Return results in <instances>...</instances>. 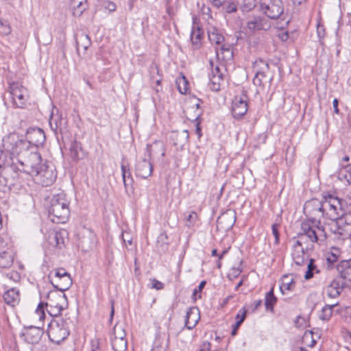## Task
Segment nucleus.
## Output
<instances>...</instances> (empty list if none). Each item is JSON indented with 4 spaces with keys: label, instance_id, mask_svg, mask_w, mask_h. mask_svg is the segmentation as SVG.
Here are the masks:
<instances>
[{
    "label": "nucleus",
    "instance_id": "1",
    "mask_svg": "<svg viewBox=\"0 0 351 351\" xmlns=\"http://www.w3.org/2000/svg\"><path fill=\"white\" fill-rule=\"evenodd\" d=\"M47 302H40L35 311V314L40 321L45 318V308H47L48 313L53 317H56L67 306V298L64 293L57 291H49L47 296Z\"/></svg>",
    "mask_w": 351,
    "mask_h": 351
},
{
    "label": "nucleus",
    "instance_id": "2",
    "mask_svg": "<svg viewBox=\"0 0 351 351\" xmlns=\"http://www.w3.org/2000/svg\"><path fill=\"white\" fill-rule=\"evenodd\" d=\"M69 202L63 192L54 195L49 208V217L55 223H65L70 215Z\"/></svg>",
    "mask_w": 351,
    "mask_h": 351
},
{
    "label": "nucleus",
    "instance_id": "3",
    "mask_svg": "<svg viewBox=\"0 0 351 351\" xmlns=\"http://www.w3.org/2000/svg\"><path fill=\"white\" fill-rule=\"evenodd\" d=\"M322 205L324 217L337 221L341 213L344 210L348 204L345 199L339 198L334 194L324 193L322 194Z\"/></svg>",
    "mask_w": 351,
    "mask_h": 351
},
{
    "label": "nucleus",
    "instance_id": "4",
    "mask_svg": "<svg viewBox=\"0 0 351 351\" xmlns=\"http://www.w3.org/2000/svg\"><path fill=\"white\" fill-rule=\"evenodd\" d=\"M47 332L51 342L60 343L69 335V320L60 316L53 317L48 324Z\"/></svg>",
    "mask_w": 351,
    "mask_h": 351
},
{
    "label": "nucleus",
    "instance_id": "5",
    "mask_svg": "<svg viewBox=\"0 0 351 351\" xmlns=\"http://www.w3.org/2000/svg\"><path fill=\"white\" fill-rule=\"evenodd\" d=\"M298 237L303 239L308 238L312 243L324 242L326 240L328 235L325 228L319 223L315 222L309 223V221L301 223V230L298 234Z\"/></svg>",
    "mask_w": 351,
    "mask_h": 351
},
{
    "label": "nucleus",
    "instance_id": "6",
    "mask_svg": "<svg viewBox=\"0 0 351 351\" xmlns=\"http://www.w3.org/2000/svg\"><path fill=\"white\" fill-rule=\"evenodd\" d=\"M9 93L14 108L26 107L29 97L27 88L19 82H12L9 86Z\"/></svg>",
    "mask_w": 351,
    "mask_h": 351
},
{
    "label": "nucleus",
    "instance_id": "7",
    "mask_svg": "<svg viewBox=\"0 0 351 351\" xmlns=\"http://www.w3.org/2000/svg\"><path fill=\"white\" fill-rule=\"evenodd\" d=\"M322 208V199L313 198L306 202L304 206V213L307 218L306 221H309V223H319L324 218Z\"/></svg>",
    "mask_w": 351,
    "mask_h": 351
},
{
    "label": "nucleus",
    "instance_id": "8",
    "mask_svg": "<svg viewBox=\"0 0 351 351\" xmlns=\"http://www.w3.org/2000/svg\"><path fill=\"white\" fill-rule=\"evenodd\" d=\"M3 147L5 152L10 153L13 156H17L21 154H25L29 148L27 141L14 136H8L3 138Z\"/></svg>",
    "mask_w": 351,
    "mask_h": 351
},
{
    "label": "nucleus",
    "instance_id": "9",
    "mask_svg": "<svg viewBox=\"0 0 351 351\" xmlns=\"http://www.w3.org/2000/svg\"><path fill=\"white\" fill-rule=\"evenodd\" d=\"M261 12L271 19H279L284 12V5L281 0H259Z\"/></svg>",
    "mask_w": 351,
    "mask_h": 351
},
{
    "label": "nucleus",
    "instance_id": "10",
    "mask_svg": "<svg viewBox=\"0 0 351 351\" xmlns=\"http://www.w3.org/2000/svg\"><path fill=\"white\" fill-rule=\"evenodd\" d=\"M34 177L43 186H49L56 181L57 173L53 165L51 162H45Z\"/></svg>",
    "mask_w": 351,
    "mask_h": 351
},
{
    "label": "nucleus",
    "instance_id": "11",
    "mask_svg": "<svg viewBox=\"0 0 351 351\" xmlns=\"http://www.w3.org/2000/svg\"><path fill=\"white\" fill-rule=\"evenodd\" d=\"M21 168L19 169L21 171L25 173L29 174L34 176L36 173H38V170L41 168L42 158L40 154L38 152H32L28 156V158L25 161H21Z\"/></svg>",
    "mask_w": 351,
    "mask_h": 351
},
{
    "label": "nucleus",
    "instance_id": "12",
    "mask_svg": "<svg viewBox=\"0 0 351 351\" xmlns=\"http://www.w3.org/2000/svg\"><path fill=\"white\" fill-rule=\"evenodd\" d=\"M247 95L245 90H243L241 95H236L232 102V114L234 119H239L247 112Z\"/></svg>",
    "mask_w": 351,
    "mask_h": 351
},
{
    "label": "nucleus",
    "instance_id": "13",
    "mask_svg": "<svg viewBox=\"0 0 351 351\" xmlns=\"http://www.w3.org/2000/svg\"><path fill=\"white\" fill-rule=\"evenodd\" d=\"M271 27V23L265 17L261 16H253L248 19L246 23V29L250 33L258 31H267Z\"/></svg>",
    "mask_w": 351,
    "mask_h": 351
},
{
    "label": "nucleus",
    "instance_id": "14",
    "mask_svg": "<svg viewBox=\"0 0 351 351\" xmlns=\"http://www.w3.org/2000/svg\"><path fill=\"white\" fill-rule=\"evenodd\" d=\"M25 140L28 142L29 147L33 145L38 147L43 145L45 141V134L40 128H29L27 130Z\"/></svg>",
    "mask_w": 351,
    "mask_h": 351
},
{
    "label": "nucleus",
    "instance_id": "15",
    "mask_svg": "<svg viewBox=\"0 0 351 351\" xmlns=\"http://www.w3.org/2000/svg\"><path fill=\"white\" fill-rule=\"evenodd\" d=\"M269 64L265 60L259 59L254 63V69L256 71L253 83L256 86H264V82L267 79L266 72L269 70Z\"/></svg>",
    "mask_w": 351,
    "mask_h": 351
},
{
    "label": "nucleus",
    "instance_id": "16",
    "mask_svg": "<svg viewBox=\"0 0 351 351\" xmlns=\"http://www.w3.org/2000/svg\"><path fill=\"white\" fill-rule=\"evenodd\" d=\"M210 64L211 66V72L209 74L210 88L213 91L217 92L220 90L223 82V75L217 65L214 66L213 61H210Z\"/></svg>",
    "mask_w": 351,
    "mask_h": 351
},
{
    "label": "nucleus",
    "instance_id": "17",
    "mask_svg": "<svg viewBox=\"0 0 351 351\" xmlns=\"http://www.w3.org/2000/svg\"><path fill=\"white\" fill-rule=\"evenodd\" d=\"M347 285V283L342 280L341 278L336 277L326 287V294L328 297L330 298L339 297Z\"/></svg>",
    "mask_w": 351,
    "mask_h": 351
},
{
    "label": "nucleus",
    "instance_id": "18",
    "mask_svg": "<svg viewBox=\"0 0 351 351\" xmlns=\"http://www.w3.org/2000/svg\"><path fill=\"white\" fill-rule=\"evenodd\" d=\"M153 172V165L149 159L143 158L137 162L135 167V173L137 177L146 179Z\"/></svg>",
    "mask_w": 351,
    "mask_h": 351
},
{
    "label": "nucleus",
    "instance_id": "19",
    "mask_svg": "<svg viewBox=\"0 0 351 351\" xmlns=\"http://www.w3.org/2000/svg\"><path fill=\"white\" fill-rule=\"evenodd\" d=\"M236 221V213L227 211L219 216L217 220V227L228 230L232 228Z\"/></svg>",
    "mask_w": 351,
    "mask_h": 351
},
{
    "label": "nucleus",
    "instance_id": "20",
    "mask_svg": "<svg viewBox=\"0 0 351 351\" xmlns=\"http://www.w3.org/2000/svg\"><path fill=\"white\" fill-rule=\"evenodd\" d=\"M199 319L200 313L199 308L196 306H192L186 312L184 326L189 330H192L197 325Z\"/></svg>",
    "mask_w": 351,
    "mask_h": 351
},
{
    "label": "nucleus",
    "instance_id": "21",
    "mask_svg": "<svg viewBox=\"0 0 351 351\" xmlns=\"http://www.w3.org/2000/svg\"><path fill=\"white\" fill-rule=\"evenodd\" d=\"M304 239L298 238L293 245L292 258L294 263L298 265H302L305 261L304 249L302 247Z\"/></svg>",
    "mask_w": 351,
    "mask_h": 351
},
{
    "label": "nucleus",
    "instance_id": "22",
    "mask_svg": "<svg viewBox=\"0 0 351 351\" xmlns=\"http://www.w3.org/2000/svg\"><path fill=\"white\" fill-rule=\"evenodd\" d=\"M189 134L188 130H184L180 132H172L170 135V139L177 149H182L184 146L188 142Z\"/></svg>",
    "mask_w": 351,
    "mask_h": 351
},
{
    "label": "nucleus",
    "instance_id": "23",
    "mask_svg": "<svg viewBox=\"0 0 351 351\" xmlns=\"http://www.w3.org/2000/svg\"><path fill=\"white\" fill-rule=\"evenodd\" d=\"M337 270L339 274V278L346 283L351 282V259L343 260L338 263Z\"/></svg>",
    "mask_w": 351,
    "mask_h": 351
},
{
    "label": "nucleus",
    "instance_id": "24",
    "mask_svg": "<svg viewBox=\"0 0 351 351\" xmlns=\"http://www.w3.org/2000/svg\"><path fill=\"white\" fill-rule=\"evenodd\" d=\"M66 121L65 119H63L60 114H52L50 117L49 124L51 130L58 134V133H62L63 130L65 128L64 125Z\"/></svg>",
    "mask_w": 351,
    "mask_h": 351
},
{
    "label": "nucleus",
    "instance_id": "25",
    "mask_svg": "<svg viewBox=\"0 0 351 351\" xmlns=\"http://www.w3.org/2000/svg\"><path fill=\"white\" fill-rule=\"evenodd\" d=\"M51 283L55 288V291L64 293L65 291L68 290L71 287L73 284V280L71 275L67 276H64V277L59 279H53V281Z\"/></svg>",
    "mask_w": 351,
    "mask_h": 351
},
{
    "label": "nucleus",
    "instance_id": "26",
    "mask_svg": "<svg viewBox=\"0 0 351 351\" xmlns=\"http://www.w3.org/2000/svg\"><path fill=\"white\" fill-rule=\"evenodd\" d=\"M203 34V29L193 25L191 32V40L193 50L199 49L201 47Z\"/></svg>",
    "mask_w": 351,
    "mask_h": 351
},
{
    "label": "nucleus",
    "instance_id": "27",
    "mask_svg": "<svg viewBox=\"0 0 351 351\" xmlns=\"http://www.w3.org/2000/svg\"><path fill=\"white\" fill-rule=\"evenodd\" d=\"M70 7L75 16H80L87 9V0H69Z\"/></svg>",
    "mask_w": 351,
    "mask_h": 351
},
{
    "label": "nucleus",
    "instance_id": "28",
    "mask_svg": "<svg viewBox=\"0 0 351 351\" xmlns=\"http://www.w3.org/2000/svg\"><path fill=\"white\" fill-rule=\"evenodd\" d=\"M3 299L6 304L14 306L20 300L19 291L16 288H12L3 294Z\"/></svg>",
    "mask_w": 351,
    "mask_h": 351
},
{
    "label": "nucleus",
    "instance_id": "29",
    "mask_svg": "<svg viewBox=\"0 0 351 351\" xmlns=\"http://www.w3.org/2000/svg\"><path fill=\"white\" fill-rule=\"evenodd\" d=\"M66 235L67 232L65 230L56 232L49 237V242L51 245H53L56 247L61 249L64 245V239Z\"/></svg>",
    "mask_w": 351,
    "mask_h": 351
},
{
    "label": "nucleus",
    "instance_id": "30",
    "mask_svg": "<svg viewBox=\"0 0 351 351\" xmlns=\"http://www.w3.org/2000/svg\"><path fill=\"white\" fill-rule=\"evenodd\" d=\"M341 168L337 172V177L339 180L346 182L351 185V164L343 165L340 164Z\"/></svg>",
    "mask_w": 351,
    "mask_h": 351
},
{
    "label": "nucleus",
    "instance_id": "31",
    "mask_svg": "<svg viewBox=\"0 0 351 351\" xmlns=\"http://www.w3.org/2000/svg\"><path fill=\"white\" fill-rule=\"evenodd\" d=\"M25 339L29 343H36L40 339V332L38 328H30L24 334Z\"/></svg>",
    "mask_w": 351,
    "mask_h": 351
},
{
    "label": "nucleus",
    "instance_id": "32",
    "mask_svg": "<svg viewBox=\"0 0 351 351\" xmlns=\"http://www.w3.org/2000/svg\"><path fill=\"white\" fill-rule=\"evenodd\" d=\"M76 49L78 53H80V47H82L85 53L91 45L90 38L88 34H82L76 38Z\"/></svg>",
    "mask_w": 351,
    "mask_h": 351
},
{
    "label": "nucleus",
    "instance_id": "33",
    "mask_svg": "<svg viewBox=\"0 0 351 351\" xmlns=\"http://www.w3.org/2000/svg\"><path fill=\"white\" fill-rule=\"evenodd\" d=\"M82 151V145L77 141L71 142L69 147V156L73 161L77 162L82 157L80 155V152Z\"/></svg>",
    "mask_w": 351,
    "mask_h": 351
},
{
    "label": "nucleus",
    "instance_id": "34",
    "mask_svg": "<svg viewBox=\"0 0 351 351\" xmlns=\"http://www.w3.org/2000/svg\"><path fill=\"white\" fill-rule=\"evenodd\" d=\"M208 36L212 44L217 45H221L224 41V37L221 34L219 30L215 27H212L208 30Z\"/></svg>",
    "mask_w": 351,
    "mask_h": 351
},
{
    "label": "nucleus",
    "instance_id": "35",
    "mask_svg": "<svg viewBox=\"0 0 351 351\" xmlns=\"http://www.w3.org/2000/svg\"><path fill=\"white\" fill-rule=\"evenodd\" d=\"M295 282L290 275H284L282 278V282L280 286V291L285 294V291H291L293 289Z\"/></svg>",
    "mask_w": 351,
    "mask_h": 351
},
{
    "label": "nucleus",
    "instance_id": "36",
    "mask_svg": "<svg viewBox=\"0 0 351 351\" xmlns=\"http://www.w3.org/2000/svg\"><path fill=\"white\" fill-rule=\"evenodd\" d=\"M277 302V298L274 295V287L266 293L265 298V306L267 311H273L274 306Z\"/></svg>",
    "mask_w": 351,
    "mask_h": 351
},
{
    "label": "nucleus",
    "instance_id": "37",
    "mask_svg": "<svg viewBox=\"0 0 351 351\" xmlns=\"http://www.w3.org/2000/svg\"><path fill=\"white\" fill-rule=\"evenodd\" d=\"M6 173L5 169L0 171V191H5V189H10L11 186L14 184L12 180L5 176Z\"/></svg>",
    "mask_w": 351,
    "mask_h": 351
},
{
    "label": "nucleus",
    "instance_id": "38",
    "mask_svg": "<svg viewBox=\"0 0 351 351\" xmlns=\"http://www.w3.org/2000/svg\"><path fill=\"white\" fill-rule=\"evenodd\" d=\"M69 275L70 274L68 273L64 268L60 267L51 271L48 275V278L49 279L50 282H51L53 281V279H59L64 276H67Z\"/></svg>",
    "mask_w": 351,
    "mask_h": 351
},
{
    "label": "nucleus",
    "instance_id": "39",
    "mask_svg": "<svg viewBox=\"0 0 351 351\" xmlns=\"http://www.w3.org/2000/svg\"><path fill=\"white\" fill-rule=\"evenodd\" d=\"M112 339H126V332L125 327L122 324H116L113 328V334Z\"/></svg>",
    "mask_w": 351,
    "mask_h": 351
},
{
    "label": "nucleus",
    "instance_id": "40",
    "mask_svg": "<svg viewBox=\"0 0 351 351\" xmlns=\"http://www.w3.org/2000/svg\"><path fill=\"white\" fill-rule=\"evenodd\" d=\"M337 305V304H332V305H328V304L325 305L322 308V311L319 315V319L323 321H328L331 318L332 315V308Z\"/></svg>",
    "mask_w": 351,
    "mask_h": 351
},
{
    "label": "nucleus",
    "instance_id": "41",
    "mask_svg": "<svg viewBox=\"0 0 351 351\" xmlns=\"http://www.w3.org/2000/svg\"><path fill=\"white\" fill-rule=\"evenodd\" d=\"M112 348L114 351H125L127 349V339H112Z\"/></svg>",
    "mask_w": 351,
    "mask_h": 351
},
{
    "label": "nucleus",
    "instance_id": "42",
    "mask_svg": "<svg viewBox=\"0 0 351 351\" xmlns=\"http://www.w3.org/2000/svg\"><path fill=\"white\" fill-rule=\"evenodd\" d=\"M13 260L10 254L6 252L0 254V267L8 268L12 266Z\"/></svg>",
    "mask_w": 351,
    "mask_h": 351
},
{
    "label": "nucleus",
    "instance_id": "43",
    "mask_svg": "<svg viewBox=\"0 0 351 351\" xmlns=\"http://www.w3.org/2000/svg\"><path fill=\"white\" fill-rule=\"evenodd\" d=\"M241 265H242V261H241L239 263V265L237 266H233L228 274V278L230 280H233L234 279L238 278L239 276V275L241 274V273L243 271V268L241 267Z\"/></svg>",
    "mask_w": 351,
    "mask_h": 351
},
{
    "label": "nucleus",
    "instance_id": "44",
    "mask_svg": "<svg viewBox=\"0 0 351 351\" xmlns=\"http://www.w3.org/2000/svg\"><path fill=\"white\" fill-rule=\"evenodd\" d=\"M178 89L181 94H185L188 90V82L184 76L176 80Z\"/></svg>",
    "mask_w": 351,
    "mask_h": 351
},
{
    "label": "nucleus",
    "instance_id": "45",
    "mask_svg": "<svg viewBox=\"0 0 351 351\" xmlns=\"http://www.w3.org/2000/svg\"><path fill=\"white\" fill-rule=\"evenodd\" d=\"M12 29L10 23L0 19V34L4 36H8L11 33Z\"/></svg>",
    "mask_w": 351,
    "mask_h": 351
},
{
    "label": "nucleus",
    "instance_id": "46",
    "mask_svg": "<svg viewBox=\"0 0 351 351\" xmlns=\"http://www.w3.org/2000/svg\"><path fill=\"white\" fill-rule=\"evenodd\" d=\"M339 257V249L334 248L333 251L328 253L326 256V261L328 265H332L337 261Z\"/></svg>",
    "mask_w": 351,
    "mask_h": 351
},
{
    "label": "nucleus",
    "instance_id": "47",
    "mask_svg": "<svg viewBox=\"0 0 351 351\" xmlns=\"http://www.w3.org/2000/svg\"><path fill=\"white\" fill-rule=\"evenodd\" d=\"M123 182L126 191H128L130 189H132V184H133V178L131 176V173L130 171V169H128V173L126 174L125 177H123Z\"/></svg>",
    "mask_w": 351,
    "mask_h": 351
},
{
    "label": "nucleus",
    "instance_id": "48",
    "mask_svg": "<svg viewBox=\"0 0 351 351\" xmlns=\"http://www.w3.org/2000/svg\"><path fill=\"white\" fill-rule=\"evenodd\" d=\"M153 145H155V146H157L158 147V148L160 149L161 151V155L163 156H165V146L163 145L162 143L161 142H154V144L152 145H147V152L148 153V157L149 158H151V156H152V146Z\"/></svg>",
    "mask_w": 351,
    "mask_h": 351
},
{
    "label": "nucleus",
    "instance_id": "49",
    "mask_svg": "<svg viewBox=\"0 0 351 351\" xmlns=\"http://www.w3.org/2000/svg\"><path fill=\"white\" fill-rule=\"evenodd\" d=\"M90 351H103L101 348V343L98 338H94L90 341Z\"/></svg>",
    "mask_w": 351,
    "mask_h": 351
},
{
    "label": "nucleus",
    "instance_id": "50",
    "mask_svg": "<svg viewBox=\"0 0 351 351\" xmlns=\"http://www.w3.org/2000/svg\"><path fill=\"white\" fill-rule=\"evenodd\" d=\"M279 224L278 223H274L271 226V230H272V234L275 238L274 244L278 245L279 243V239H280V233L278 230Z\"/></svg>",
    "mask_w": 351,
    "mask_h": 351
},
{
    "label": "nucleus",
    "instance_id": "51",
    "mask_svg": "<svg viewBox=\"0 0 351 351\" xmlns=\"http://www.w3.org/2000/svg\"><path fill=\"white\" fill-rule=\"evenodd\" d=\"M197 219V215L195 212H191L186 217V226H191L194 224Z\"/></svg>",
    "mask_w": 351,
    "mask_h": 351
},
{
    "label": "nucleus",
    "instance_id": "52",
    "mask_svg": "<svg viewBox=\"0 0 351 351\" xmlns=\"http://www.w3.org/2000/svg\"><path fill=\"white\" fill-rule=\"evenodd\" d=\"M247 310L245 308V306H243V308H241L237 313L236 317H235V319L237 321L238 320H241V318H242V323L244 322V320L246 318V315H247Z\"/></svg>",
    "mask_w": 351,
    "mask_h": 351
},
{
    "label": "nucleus",
    "instance_id": "53",
    "mask_svg": "<svg viewBox=\"0 0 351 351\" xmlns=\"http://www.w3.org/2000/svg\"><path fill=\"white\" fill-rule=\"evenodd\" d=\"M104 6L110 12H114L116 10L117 8L116 4L114 2L110 1H105L104 2Z\"/></svg>",
    "mask_w": 351,
    "mask_h": 351
},
{
    "label": "nucleus",
    "instance_id": "54",
    "mask_svg": "<svg viewBox=\"0 0 351 351\" xmlns=\"http://www.w3.org/2000/svg\"><path fill=\"white\" fill-rule=\"evenodd\" d=\"M220 51L221 53H227L228 56H232V51L230 49V45L228 44H221L220 45Z\"/></svg>",
    "mask_w": 351,
    "mask_h": 351
},
{
    "label": "nucleus",
    "instance_id": "55",
    "mask_svg": "<svg viewBox=\"0 0 351 351\" xmlns=\"http://www.w3.org/2000/svg\"><path fill=\"white\" fill-rule=\"evenodd\" d=\"M152 288L156 289V290H161L164 288V285L158 280L153 279L152 280Z\"/></svg>",
    "mask_w": 351,
    "mask_h": 351
},
{
    "label": "nucleus",
    "instance_id": "56",
    "mask_svg": "<svg viewBox=\"0 0 351 351\" xmlns=\"http://www.w3.org/2000/svg\"><path fill=\"white\" fill-rule=\"evenodd\" d=\"M307 269L312 270V271L315 273H319V270L317 268V265L315 264V261L313 258H311L309 263L307 265Z\"/></svg>",
    "mask_w": 351,
    "mask_h": 351
},
{
    "label": "nucleus",
    "instance_id": "57",
    "mask_svg": "<svg viewBox=\"0 0 351 351\" xmlns=\"http://www.w3.org/2000/svg\"><path fill=\"white\" fill-rule=\"evenodd\" d=\"M200 115L201 114L200 113H198L197 114V117H195V121H197L196 123H195V132L196 134H197L198 136V138H200L202 136V132H201V128H200V123L199 121H197V120L199 119V118L200 117Z\"/></svg>",
    "mask_w": 351,
    "mask_h": 351
},
{
    "label": "nucleus",
    "instance_id": "58",
    "mask_svg": "<svg viewBox=\"0 0 351 351\" xmlns=\"http://www.w3.org/2000/svg\"><path fill=\"white\" fill-rule=\"evenodd\" d=\"M225 10L227 13H232L237 11V5L234 3L227 2Z\"/></svg>",
    "mask_w": 351,
    "mask_h": 351
},
{
    "label": "nucleus",
    "instance_id": "59",
    "mask_svg": "<svg viewBox=\"0 0 351 351\" xmlns=\"http://www.w3.org/2000/svg\"><path fill=\"white\" fill-rule=\"evenodd\" d=\"M242 324V319L241 320L236 321V323L233 326L232 330L231 332V335L234 336L237 333V330L240 326Z\"/></svg>",
    "mask_w": 351,
    "mask_h": 351
},
{
    "label": "nucleus",
    "instance_id": "60",
    "mask_svg": "<svg viewBox=\"0 0 351 351\" xmlns=\"http://www.w3.org/2000/svg\"><path fill=\"white\" fill-rule=\"evenodd\" d=\"M317 32L319 38H323L325 36V29L323 25H318L317 27Z\"/></svg>",
    "mask_w": 351,
    "mask_h": 351
},
{
    "label": "nucleus",
    "instance_id": "61",
    "mask_svg": "<svg viewBox=\"0 0 351 351\" xmlns=\"http://www.w3.org/2000/svg\"><path fill=\"white\" fill-rule=\"evenodd\" d=\"M211 3L216 8H219L220 6L224 5L228 0H210Z\"/></svg>",
    "mask_w": 351,
    "mask_h": 351
},
{
    "label": "nucleus",
    "instance_id": "62",
    "mask_svg": "<svg viewBox=\"0 0 351 351\" xmlns=\"http://www.w3.org/2000/svg\"><path fill=\"white\" fill-rule=\"evenodd\" d=\"M206 283V282L205 280H202V282H200L198 287L194 289L193 295H195L197 293H201L202 289L204 288Z\"/></svg>",
    "mask_w": 351,
    "mask_h": 351
},
{
    "label": "nucleus",
    "instance_id": "63",
    "mask_svg": "<svg viewBox=\"0 0 351 351\" xmlns=\"http://www.w3.org/2000/svg\"><path fill=\"white\" fill-rule=\"evenodd\" d=\"M314 273L312 271V270L307 269V271L305 273L304 278L306 280H310L313 277Z\"/></svg>",
    "mask_w": 351,
    "mask_h": 351
},
{
    "label": "nucleus",
    "instance_id": "64",
    "mask_svg": "<svg viewBox=\"0 0 351 351\" xmlns=\"http://www.w3.org/2000/svg\"><path fill=\"white\" fill-rule=\"evenodd\" d=\"M151 351H166V348L162 346H156Z\"/></svg>",
    "mask_w": 351,
    "mask_h": 351
}]
</instances>
